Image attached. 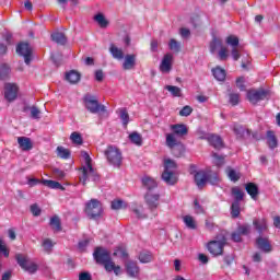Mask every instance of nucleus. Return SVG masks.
Masks as SVG:
<instances>
[{"label":"nucleus","instance_id":"nucleus-19","mask_svg":"<svg viewBox=\"0 0 280 280\" xmlns=\"http://www.w3.org/2000/svg\"><path fill=\"white\" fill-rule=\"evenodd\" d=\"M256 246L259 248V250H262V253H272V244L268 237L259 236L256 240Z\"/></svg>","mask_w":280,"mask_h":280},{"label":"nucleus","instance_id":"nucleus-64","mask_svg":"<svg viewBox=\"0 0 280 280\" xmlns=\"http://www.w3.org/2000/svg\"><path fill=\"white\" fill-rule=\"evenodd\" d=\"M79 280H91V275L89 272H82L79 276Z\"/></svg>","mask_w":280,"mask_h":280},{"label":"nucleus","instance_id":"nucleus-56","mask_svg":"<svg viewBox=\"0 0 280 280\" xmlns=\"http://www.w3.org/2000/svg\"><path fill=\"white\" fill-rule=\"evenodd\" d=\"M133 213H136L137 218H148V214L144 212L143 207H138L132 209Z\"/></svg>","mask_w":280,"mask_h":280},{"label":"nucleus","instance_id":"nucleus-53","mask_svg":"<svg viewBox=\"0 0 280 280\" xmlns=\"http://www.w3.org/2000/svg\"><path fill=\"white\" fill-rule=\"evenodd\" d=\"M191 113H194V108H191V106L189 105H186L182 108V110L179 112V115L180 117H189Z\"/></svg>","mask_w":280,"mask_h":280},{"label":"nucleus","instance_id":"nucleus-44","mask_svg":"<svg viewBox=\"0 0 280 280\" xmlns=\"http://www.w3.org/2000/svg\"><path fill=\"white\" fill-rule=\"evenodd\" d=\"M57 156H59V159H69L71 156V152L68 149H65V147H58Z\"/></svg>","mask_w":280,"mask_h":280},{"label":"nucleus","instance_id":"nucleus-6","mask_svg":"<svg viewBox=\"0 0 280 280\" xmlns=\"http://www.w3.org/2000/svg\"><path fill=\"white\" fill-rule=\"evenodd\" d=\"M15 259H16L19 266L26 272H30V275H34V272H36V270H38V265H36V262H34V260L30 259V257H27L23 254L15 255Z\"/></svg>","mask_w":280,"mask_h":280},{"label":"nucleus","instance_id":"nucleus-16","mask_svg":"<svg viewBox=\"0 0 280 280\" xmlns=\"http://www.w3.org/2000/svg\"><path fill=\"white\" fill-rule=\"evenodd\" d=\"M172 65H174V55L166 54L160 63L161 73H170L172 71Z\"/></svg>","mask_w":280,"mask_h":280},{"label":"nucleus","instance_id":"nucleus-25","mask_svg":"<svg viewBox=\"0 0 280 280\" xmlns=\"http://www.w3.org/2000/svg\"><path fill=\"white\" fill-rule=\"evenodd\" d=\"M253 224L258 233H266L268 231V221L266 219H254Z\"/></svg>","mask_w":280,"mask_h":280},{"label":"nucleus","instance_id":"nucleus-57","mask_svg":"<svg viewBox=\"0 0 280 280\" xmlns=\"http://www.w3.org/2000/svg\"><path fill=\"white\" fill-rule=\"evenodd\" d=\"M30 110H31V116L33 119H40V109L39 108L33 106L30 108Z\"/></svg>","mask_w":280,"mask_h":280},{"label":"nucleus","instance_id":"nucleus-3","mask_svg":"<svg viewBox=\"0 0 280 280\" xmlns=\"http://www.w3.org/2000/svg\"><path fill=\"white\" fill-rule=\"evenodd\" d=\"M164 171L162 173V180L166 185H176L178 183V175H176V162L170 158L164 159Z\"/></svg>","mask_w":280,"mask_h":280},{"label":"nucleus","instance_id":"nucleus-43","mask_svg":"<svg viewBox=\"0 0 280 280\" xmlns=\"http://www.w3.org/2000/svg\"><path fill=\"white\" fill-rule=\"evenodd\" d=\"M184 224H186L187 229H196V220L191 215H185L183 218Z\"/></svg>","mask_w":280,"mask_h":280},{"label":"nucleus","instance_id":"nucleus-9","mask_svg":"<svg viewBox=\"0 0 280 280\" xmlns=\"http://www.w3.org/2000/svg\"><path fill=\"white\" fill-rule=\"evenodd\" d=\"M226 245V238L222 237L221 240L210 241L207 245V248L210 255L218 257L224 253V246Z\"/></svg>","mask_w":280,"mask_h":280},{"label":"nucleus","instance_id":"nucleus-33","mask_svg":"<svg viewBox=\"0 0 280 280\" xmlns=\"http://www.w3.org/2000/svg\"><path fill=\"white\" fill-rule=\"evenodd\" d=\"M129 141L138 147L143 145V137H141V133L137 131H133L129 135Z\"/></svg>","mask_w":280,"mask_h":280},{"label":"nucleus","instance_id":"nucleus-29","mask_svg":"<svg viewBox=\"0 0 280 280\" xmlns=\"http://www.w3.org/2000/svg\"><path fill=\"white\" fill-rule=\"evenodd\" d=\"M212 73L219 82H224L226 80V70L222 69L221 67H217L212 69Z\"/></svg>","mask_w":280,"mask_h":280},{"label":"nucleus","instance_id":"nucleus-13","mask_svg":"<svg viewBox=\"0 0 280 280\" xmlns=\"http://www.w3.org/2000/svg\"><path fill=\"white\" fill-rule=\"evenodd\" d=\"M16 52L20 56H23L24 62L26 65H30V62H32V48L30 47V44L27 43L19 44L16 47Z\"/></svg>","mask_w":280,"mask_h":280},{"label":"nucleus","instance_id":"nucleus-8","mask_svg":"<svg viewBox=\"0 0 280 280\" xmlns=\"http://www.w3.org/2000/svg\"><path fill=\"white\" fill-rule=\"evenodd\" d=\"M84 104L90 113H106V106L101 105L100 102H97V97L91 94L84 96Z\"/></svg>","mask_w":280,"mask_h":280},{"label":"nucleus","instance_id":"nucleus-35","mask_svg":"<svg viewBox=\"0 0 280 280\" xmlns=\"http://www.w3.org/2000/svg\"><path fill=\"white\" fill-rule=\"evenodd\" d=\"M43 185H46V187H49V189H60L61 191H65V186H61L60 183L51 179H44Z\"/></svg>","mask_w":280,"mask_h":280},{"label":"nucleus","instance_id":"nucleus-51","mask_svg":"<svg viewBox=\"0 0 280 280\" xmlns=\"http://www.w3.org/2000/svg\"><path fill=\"white\" fill-rule=\"evenodd\" d=\"M112 209H114L115 211L119 210V209H126V202H124V200L117 199L112 201Z\"/></svg>","mask_w":280,"mask_h":280},{"label":"nucleus","instance_id":"nucleus-36","mask_svg":"<svg viewBox=\"0 0 280 280\" xmlns=\"http://www.w3.org/2000/svg\"><path fill=\"white\" fill-rule=\"evenodd\" d=\"M267 144L270 148V150H275V148H277L278 142H277V137L275 136V132L272 131L267 132Z\"/></svg>","mask_w":280,"mask_h":280},{"label":"nucleus","instance_id":"nucleus-62","mask_svg":"<svg viewBox=\"0 0 280 280\" xmlns=\"http://www.w3.org/2000/svg\"><path fill=\"white\" fill-rule=\"evenodd\" d=\"M244 82H245V80H244L243 77H241V78H238V79L236 80V86H237V89H240L241 91H244V89H245Z\"/></svg>","mask_w":280,"mask_h":280},{"label":"nucleus","instance_id":"nucleus-22","mask_svg":"<svg viewBox=\"0 0 280 280\" xmlns=\"http://www.w3.org/2000/svg\"><path fill=\"white\" fill-rule=\"evenodd\" d=\"M66 80L69 84H78L82 80V74L77 70H70L66 73Z\"/></svg>","mask_w":280,"mask_h":280},{"label":"nucleus","instance_id":"nucleus-4","mask_svg":"<svg viewBox=\"0 0 280 280\" xmlns=\"http://www.w3.org/2000/svg\"><path fill=\"white\" fill-rule=\"evenodd\" d=\"M107 162L113 167H121V162L124 161V156L121 155V151L119 148L115 145H109L104 152Z\"/></svg>","mask_w":280,"mask_h":280},{"label":"nucleus","instance_id":"nucleus-61","mask_svg":"<svg viewBox=\"0 0 280 280\" xmlns=\"http://www.w3.org/2000/svg\"><path fill=\"white\" fill-rule=\"evenodd\" d=\"M31 212L33 215L38 217L40 215V208L37 205L31 206Z\"/></svg>","mask_w":280,"mask_h":280},{"label":"nucleus","instance_id":"nucleus-7","mask_svg":"<svg viewBox=\"0 0 280 280\" xmlns=\"http://www.w3.org/2000/svg\"><path fill=\"white\" fill-rule=\"evenodd\" d=\"M104 209L102 208V202L97 199H92L85 205V213L89 218L95 219L100 218Z\"/></svg>","mask_w":280,"mask_h":280},{"label":"nucleus","instance_id":"nucleus-50","mask_svg":"<svg viewBox=\"0 0 280 280\" xmlns=\"http://www.w3.org/2000/svg\"><path fill=\"white\" fill-rule=\"evenodd\" d=\"M168 48L171 49V51H175L176 54H178V51H180V43H178L176 39H171L168 42Z\"/></svg>","mask_w":280,"mask_h":280},{"label":"nucleus","instance_id":"nucleus-14","mask_svg":"<svg viewBox=\"0 0 280 280\" xmlns=\"http://www.w3.org/2000/svg\"><path fill=\"white\" fill-rule=\"evenodd\" d=\"M125 270L128 275V277H131L132 279H139V275H141V269L139 268V265L137 261L128 260L125 264Z\"/></svg>","mask_w":280,"mask_h":280},{"label":"nucleus","instance_id":"nucleus-23","mask_svg":"<svg viewBox=\"0 0 280 280\" xmlns=\"http://www.w3.org/2000/svg\"><path fill=\"white\" fill-rule=\"evenodd\" d=\"M171 130V133L175 135V137H178L179 139H182V137H185V135H187L188 132L187 126L180 124L172 125Z\"/></svg>","mask_w":280,"mask_h":280},{"label":"nucleus","instance_id":"nucleus-1","mask_svg":"<svg viewBox=\"0 0 280 280\" xmlns=\"http://www.w3.org/2000/svg\"><path fill=\"white\" fill-rule=\"evenodd\" d=\"M81 159H83L84 165L80 168L79 180L82 185H86V183H97L100 180V176L93 168L91 164L93 160H91V155L86 153V151L81 152Z\"/></svg>","mask_w":280,"mask_h":280},{"label":"nucleus","instance_id":"nucleus-49","mask_svg":"<svg viewBox=\"0 0 280 280\" xmlns=\"http://www.w3.org/2000/svg\"><path fill=\"white\" fill-rule=\"evenodd\" d=\"M114 257H119L120 259H126L128 257V252L124 247H117L114 252Z\"/></svg>","mask_w":280,"mask_h":280},{"label":"nucleus","instance_id":"nucleus-63","mask_svg":"<svg viewBox=\"0 0 280 280\" xmlns=\"http://www.w3.org/2000/svg\"><path fill=\"white\" fill-rule=\"evenodd\" d=\"M234 132L237 137H242L244 135V128L240 126H234Z\"/></svg>","mask_w":280,"mask_h":280},{"label":"nucleus","instance_id":"nucleus-48","mask_svg":"<svg viewBox=\"0 0 280 280\" xmlns=\"http://www.w3.org/2000/svg\"><path fill=\"white\" fill-rule=\"evenodd\" d=\"M208 183H210V185H218V183H220L218 173L208 172Z\"/></svg>","mask_w":280,"mask_h":280},{"label":"nucleus","instance_id":"nucleus-10","mask_svg":"<svg viewBox=\"0 0 280 280\" xmlns=\"http://www.w3.org/2000/svg\"><path fill=\"white\" fill-rule=\"evenodd\" d=\"M266 97H268L266 90H249L247 92V100L250 104H257V102H261V100H266Z\"/></svg>","mask_w":280,"mask_h":280},{"label":"nucleus","instance_id":"nucleus-2","mask_svg":"<svg viewBox=\"0 0 280 280\" xmlns=\"http://www.w3.org/2000/svg\"><path fill=\"white\" fill-rule=\"evenodd\" d=\"M93 255H94V259L97 264H103L106 272H114V275H116V277H119V275H121V272H122L121 266L115 265V262L112 261L110 253H108L107 249L97 247L94 250Z\"/></svg>","mask_w":280,"mask_h":280},{"label":"nucleus","instance_id":"nucleus-39","mask_svg":"<svg viewBox=\"0 0 280 280\" xmlns=\"http://www.w3.org/2000/svg\"><path fill=\"white\" fill-rule=\"evenodd\" d=\"M94 21L100 25V27H108V20L103 13H98L94 16Z\"/></svg>","mask_w":280,"mask_h":280},{"label":"nucleus","instance_id":"nucleus-24","mask_svg":"<svg viewBox=\"0 0 280 280\" xmlns=\"http://www.w3.org/2000/svg\"><path fill=\"white\" fill-rule=\"evenodd\" d=\"M225 174L232 183H237L242 178V173L231 166L225 168Z\"/></svg>","mask_w":280,"mask_h":280},{"label":"nucleus","instance_id":"nucleus-12","mask_svg":"<svg viewBox=\"0 0 280 280\" xmlns=\"http://www.w3.org/2000/svg\"><path fill=\"white\" fill-rule=\"evenodd\" d=\"M19 95V85L16 83H5L4 97L8 102H14Z\"/></svg>","mask_w":280,"mask_h":280},{"label":"nucleus","instance_id":"nucleus-27","mask_svg":"<svg viewBox=\"0 0 280 280\" xmlns=\"http://www.w3.org/2000/svg\"><path fill=\"white\" fill-rule=\"evenodd\" d=\"M109 54H112V57L115 60H124V58L126 56V55H124V49L117 47L115 44H110Z\"/></svg>","mask_w":280,"mask_h":280},{"label":"nucleus","instance_id":"nucleus-54","mask_svg":"<svg viewBox=\"0 0 280 280\" xmlns=\"http://www.w3.org/2000/svg\"><path fill=\"white\" fill-rule=\"evenodd\" d=\"M212 159H213L214 165H217L218 167H221V165H224V158L223 156H220L217 153H213Z\"/></svg>","mask_w":280,"mask_h":280},{"label":"nucleus","instance_id":"nucleus-28","mask_svg":"<svg viewBox=\"0 0 280 280\" xmlns=\"http://www.w3.org/2000/svg\"><path fill=\"white\" fill-rule=\"evenodd\" d=\"M142 185L149 190L152 191L153 189H156L158 184L156 180H154V178L150 177V176H144L142 177Z\"/></svg>","mask_w":280,"mask_h":280},{"label":"nucleus","instance_id":"nucleus-38","mask_svg":"<svg viewBox=\"0 0 280 280\" xmlns=\"http://www.w3.org/2000/svg\"><path fill=\"white\" fill-rule=\"evenodd\" d=\"M10 66L8 63H0V80H5V78H10L11 73Z\"/></svg>","mask_w":280,"mask_h":280},{"label":"nucleus","instance_id":"nucleus-20","mask_svg":"<svg viewBox=\"0 0 280 280\" xmlns=\"http://www.w3.org/2000/svg\"><path fill=\"white\" fill-rule=\"evenodd\" d=\"M250 233V225H240L236 232L232 233L233 242H242V235H248Z\"/></svg>","mask_w":280,"mask_h":280},{"label":"nucleus","instance_id":"nucleus-31","mask_svg":"<svg viewBox=\"0 0 280 280\" xmlns=\"http://www.w3.org/2000/svg\"><path fill=\"white\" fill-rule=\"evenodd\" d=\"M54 246H56V242H52L51 238H44L42 242V248L44 249V253H47L48 255L54 250Z\"/></svg>","mask_w":280,"mask_h":280},{"label":"nucleus","instance_id":"nucleus-40","mask_svg":"<svg viewBox=\"0 0 280 280\" xmlns=\"http://www.w3.org/2000/svg\"><path fill=\"white\" fill-rule=\"evenodd\" d=\"M51 39L58 45H65L67 43V37L65 36V34L58 32L51 35Z\"/></svg>","mask_w":280,"mask_h":280},{"label":"nucleus","instance_id":"nucleus-34","mask_svg":"<svg viewBox=\"0 0 280 280\" xmlns=\"http://www.w3.org/2000/svg\"><path fill=\"white\" fill-rule=\"evenodd\" d=\"M173 97H183V90L176 85H165L164 88Z\"/></svg>","mask_w":280,"mask_h":280},{"label":"nucleus","instance_id":"nucleus-18","mask_svg":"<svg viewBox=\"0 0 280 280\" xmlns=\"http://www.w3.org/2000/svg\"><path fill=\"white\" fill-rule=\"evenodd\" d=\"M161 198V195L159 192H154L153 190H150L145 195V202L149 205L150 209H156L159 207V200Z\"/></svg>","mask_w":280,"mask_h":280},{"label":"nucleus","instance_id":"nucleus-52","mask_svg":"<svg viewBox=\"0 0 280 280\" xmlns=\"http://www.w3.org/2000/svg\"><path fill=\"white\" fill-rule=\"evenodd\" d=\"M3 255L4 257H10V249H8V245H5V242L0 238V255Z\"/></svg>","mask_w":280,"mask_h":280},{"label":"nucleus","instance_id":"nucleus-11","mask_svg":"<svg viewBox=\"0 0 280 280\" xmlns=\"http://www.w3.org/2000/svg\"><path fill=\"white\" fill-rule=\"evenodd\" d=\"M190 174H194L195 183L199 189H202V187L207 185L209 179V172L194 171V168H191Z\"/></svg>","mask_w":280,"mask_h":280},{"label":"nucleus","instance_id":"nucleus-17","mask_svg":"<svg viewBox=\"0 0 280 280\" xmlns=\"http://www.w3.org/2000/svg\"><path fill=\"white\" fill-rule=\"evenodd\" d=\"M122 69L124 71H132L137 67V55L135 54H129L126 55L122 58Z\"/></svg>","mask_w":280,"mask_h":280},{"label":"nucleus","instance_id":"nucleus-47","mask_svg":"<svg viewBox=\"0 0 280 280\" xmlns=\"http://www.w3.org/2000/svg\"><path fill=\"white\" fill-rule=\"evenodd\" d=\"M50 226H51L52 231H55V232L60 231V229H61V226H60V218L52 217L50 219Z\"/></svg>","mask_w":280,"mask_h":280},{"label":"nucleus","instance_id":"nucleus-30","mask_svg":"<svg viewBox=\"0 0 280 280\" xmlns=\"http://www.w3.org/2000/svg\"><path fill=\"white\" fill-rule=\"evenodd\" d=\"M245 189L247 194L250 195V198H253V200H257V195L259 194V188H257V185H255L254 183H249L245 186Z\"/></svg>","mask_w":280,"mask_h":280},{"label":"nucleus","instance_id":"nucleus-60","mask_svg":"<svg viewBox=\"0 0 280 280\" xmlns=\"http://www.w3.org/2000/svg\"><path fill=\"white\" fill-rule=\"evenodd\" d=\"M179 34L182 38H189V36H191V31H189V28L183 27L179 30Z\"/></svg>","mask_w":280,"mask_h":280},{"label":"nucleus","instance_id":"nucleus-26","mask_svg":"<svg viewBox=\"0 0 280 280\" xmlns=\"http://www.w3.org/2000/svg\"><path fill=\"white\" fill-rule=\"evenodd\" d=\"M18 143H19L21 150H23L24 152H27V151L32 150V148H34V144L32 143V139H30L27 137H19Z\"/></svg>","mask_w":280,"mask_h":280},{"label":"nucleus","instance_id":"nucleus-37","mask_svg":"<svg viewBox=\"0 0 280 280\" xmlns=\"http://www.w3.org/2000/svg\"><path fill=\"white\" fill-rule=\"evenodd\" d=\"M138 259L140 264H150L154 259V256L150 252H142L139 254Z\"/></svg>","mask_w":280,"mask_h":280},{"label":"nucleus","instance_id":"nucleus-32","mask_svg":"<svg viewBox=\"0 0 280 280\" xmlns=\"http://www.w3.org/2000/svg\"><path fill=\"white\" fill-rule=\"evenodd\" d=\"M231 192L234 198V202H242V200H244V190H242V188L235 186L232 188Z\"/></svg>","mask_w":280,"mask_h":280},{"label":"nucleus","instance_id":"nucleus-42","mask_svg":"<svg viewBox=\"0 0 280 280\" xmlns=\"http://www.w3.org/2000/svg\"><path fill=\"white\" fill-rule=\"evenodd\" d=\"M241 211H242V208L240 206V201H234L231 207L232 218H240Z\"/></svg>","mask_w":280,"mask_h":280},{"label":"nucleus","instance_id":"nucleus-55","mask_svg":"<svg viewBox=\"0 0 280 280\" xmlns=\"http://www.w3.org/2000/svg\"><path fill=\"white\" fill-rule=\"evenodd\" d=\"M229 102L232 106H237L240 104V94H230Z\"/></svg>","mask_w":280,"mask_h":280},{"label":"nucleus","instance_id":"nucleus-58","mask_svg":"<svg viewBox=\"0 0 280 280\" xmlns=\"http://www.w3.org/2000/svg\"><path fill=\"white\" fill-rule=\"evenodd\" d=\"M52 172H54V175L56 176V178H59V180H62V178H65V176H67L65 171H61L60 168H54Z\"/></svg>","mask_w":280,"mask_h":280},{"label":"nucleus","instance_id":"nucleus-5","mask_svg":"<svg viewBox=\"0 0 280 280\" xmlns=\"http://www.w3.org/2000/svg\"><path fill=\"white\" fill-rule=\"evenodd\" d=\"M211 54L218 51L219 60H229V48L222 45V39L214 37L210 43Z\"/></svg>","mask_w":280,"mask_h":280},{"label":"nucleus","instance_id":"nucleus-15","mask_svg":"<svg viewBox=\"0 0 280 280\" xmlns=\"http://www.w3.org/2000/svg\"><path fill=\"white\" fill-rule=\"evenodd\" d=\"M166 145L170 150H174V148H178L179 150H185V147L180 142V138L175 136V133H166Z\"/></svg>","mask_w":280,"mask_h":280},{"label":"nucleus","instance_id":"nucleus-59","mask_svg":"<svg viewBox=\"0 0 280 280\" xmlns=\"http://www.w3.org/2000/svg\"><path fill=\"white\" fill-rule=\"evenodd\" d=\"M231 55H232V58H233V60H235V61H237V60H240V58H241V54H240V48H232V50H231Z\"/></svg>","mask_w":280,"mask_h":280},{"label":"nucleus","instance_id":"nucleus-41","mask_svg":"<svg viewBox=\"0 0 280 280\" xmlns=\"http://www.w3.org/2000/svg\"><path fill=\"white\" fill-rule=\"evenodd\" d=\"M225 43L232 47V49H235L240 45V38L235 35H230L226 37Z\"/></svg>","mask_w":280,"mask_h":280},{"label":"nucleus","instance_id":"nucleus-21","mask_svg":"<svg viewBox=\"0 0 280 280\" xmlns=\"http://www.w3.org/2000/svg\"><path fill=\"white\" fill-rule=\"evenodd\" d=\"M206 139L209 141L212 148H215V150H220L221 148H224V142L222 141V138H220V136H215L211 133V135H208Z\"/></svg>","mask_w":280,"mask_h":280},{"label":"nucleus","instance_id":"nucleus-46","mask_svg":"<svg viewBox=\"0 0 280 280\" xmlns=\"http://www.w3.org/2000/svg\"><path fill=\"white\" fill-rule=\"evenodd\" d=\"M70 140L72 141V143H74V145H82V135L77 131L70 135Z\"/></svg>","mask_w":280,"mask_h":280},{"label":"nucleus","instance_id":"nucleus-45","mask_svg":"<svg viewBox=\"0 0 280 280\" xmlns=\"http://www.w3.org/2000/svg\"><path fill=\"white\" fill-rule=\"evenodd\" d=\"M119 117L121 119L122 126H128V124L130 122V116L128 115V112L126 109H120L119 110Z\"/></svg>","mask_w":280,"mask_h":280}]
</instances>
